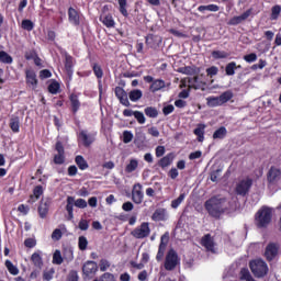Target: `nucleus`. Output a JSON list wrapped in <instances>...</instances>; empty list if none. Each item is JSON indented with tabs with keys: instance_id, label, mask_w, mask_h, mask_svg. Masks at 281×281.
Here are the masks:
<instances>
[{
	"instance_id": "29",
	"label": "nucleus",
	"mask_w": 281,
	"mask_h": 281,
	"mask_svg": "<svg viewBox=\"0 0 281 281\" xmlns=\"http://www.w3.org/2000/svg\"><path fill=\"white\" fill-rule=\"evenodd\" d=\"M139 168V161L137 159H131L130 162L125 167V172L131 175V172H135Z\"/></svg>"
},
{
	"instance_id": "46",
	"label": "nucleus",
	"mask_w": 281,
	"mask_h": 281,
	"mask_svg": "<svg viewBox=\"0 0 281 281\" xmlns=\"http://www.w3.org/2000/svg\"><path fill=\"white\" fill-rule=\"evenodd\" d=\"M236 69H237L236 63L235 61L229 63L225 68L226 76H234V74H236Z\"/></svg>"
},
{
	"instance_id": "26",
	"label": "nucleus",
	"mask_w": 281,
	"mask_h": 281,
	"mask_svg": "<svg viewBox=\"0 0 281 281\" xmlns=\"http://www.w3.org/2000/svg\"><path fill=\"white\" fill-rule=\"evenodd\" d=\"M193 133L196 135L198 142H203L205 139V124H199Z\"/></svg>"
},
{
	"instance_id": "2",
	"label": "nucleus",
	"mask_w": 281,
	"mask_h": 281,
	"mask_svg": "<svg viewBox=\"0 0 281 281\" xmlns=\"http://www.w3.org/2000/svg\"><path fill=\"white\" fill-rule=\"evenodd\" d=\"M249 268L255 278H265L269 273V266L262 259H254L249 262Z\"/></svg>"
},
{
	"instance_id": "52",
	"label": "nucleus",
	"mask_w": 281,
	"mask_h": 281,
	"mask_svg": "<svg viewBox=\"0 0 281 281\" xmlns=\"http://www.w3.org/2000/svg\"><path fill=\"white\" fill-rule=\"evenodd\" d=\"M22 29L26 30L27 32H32L34 30V23L31 20H23Z\"/></svg>"
},
{
	"instance_id": "3",
	"label": "nucleus",
	"mask_w": 281,
	"mask_h": 281,
	"mask_svg": "<svg viewBox=\"0 0 281 281\" xmlns=\"http://www.w3.org/2000/svg\"><path fill=\"white\" fill-rule=\"evenodd\" d=\"M272 216L273 213L271 212V209L267 206L261 207L256 214L257 227H267L269 223H271Z\"/></svg>"
},
{
	"instance_id": "60",
	"label": "nucleus",
	"mask_w": 281,
	"mask_h": 281,
	"mask_svg": "<svg viewBox=\"0 0 281 281\" xmlns=\"http://www.w3.org/2000/svg\"><path fill=\"white\" fill-rule=\"evenodd\" d=\"M243 18L240 15L234 16L228 21V25H240L243 23Z\"/></svg>"
},
{
	"instance_id": "15",
	"label": "nucleus",
	"mask_w": 281,
	"mask_h": 281,
	"mask_svg": "<svg viewBox=\"0 0 281 281\" xmlns=\"http://www.w3.org/2000/svg\"><path fill=\"white\" fill-rule=\"evenodd\" d=\"M268 181L269 183H278L281 179V169L278 167H271L268 171Z\"/></svg>"
},
{
	"instance_id": "58",
	"label": "nucleus",
	"mask_w": 281,
	"mask_h": 281,
	"mask_svg": "<svg viewBox=\"0 0 281 281\" xmlns=\"http://www.w3.org/2000/svg\"><path fill=\"white\" fill-rule=\"evenodd\" d=\"M94 281H115V277L112 273L105 272L100 280L94 279Z\"/></svg>"
},
{
	"instance_id": "43",
	"label": "nucleus",
	"mask_w": 281,
	"mask_h": 281,
	"mask_svg": "<svg viewBox=\"0 0 281 281\" xmlns=\"http://www.w3.org/2000/svg\"><path fill=\"white\" fill-rule=\"evenodd\" d=\"M240 278H241V280H245V281H252L254 280V277L251 276V272H249V269H247V268H243L240 270Z\"/></svg>"
},
{
	"instance_id": "62",
	"label": "nucleus",
	"mask_w": 281,
	"mask_h": 281,
	"mask_svg": "<svg viewBox=\"0 0 281 281\" xmlns=\"http://www.w3.org/2000/svg\"><path fill=\"white\" fill-rule=\"evenodd\" d=\"M33 194L35 196V201H38V199H41V196L43 195V187L42 186L35 187Z\"/></svg>"
},
{
	"instance_id": "53",
	"label": "nucleus",
	"mask_w": 281,
	"mask_h": 281,
	"mask_svg": "<svg viewBox=\"0 0 281 281\" xmlns=\"http://www.w3.org/2000/svg\"><path fill=\"white\" fill-rule=\"evenodd\" d=\"M133 142V133L131 131L123 132V143L131 144Z\"/></svg>"
},
{
	"instance_id": "64",
	"label": "nucleus",
	"mask_w": 281,
	"mask_h": 281,
	"mask_svg": "<svg viewBox=\"0 0 281 281\" xmlns=\"http://www.w3.org/2000/svg\"><path fill=\"white\" fill-rule=\"evenodd\" d=\"M52 238H53V240H60V238H63V232L60 231V228H56L53 232Z\"/></svg>"
},
{
	"instance_id": "13",
	"label": "nucleus",
	"mask_w": 281,
	"mask_h": 281,
	"mask_svg": "<svg viewBox=\"0 0 281 281\" xmlns=\"http://www.w3.org/2000/svg\"><path fill=\"white\" fill-rule=\"evenodd\" d=\"M115 95L117 100H120L121 104H123V106H131V101H128V94H126V91L123 90L122 87L115 88Z\"/></svg>"
},
{
	"instance_id": "34",
	"label": "nucleus",
	"mask_w": 281,
	"mask_h": 281,
	"mask_svg": "<svg viewBox=\"0 0 281 281\" xmlns=\"http://www.w3.org/2000/svg\"><path fill=\"white\" fill-rule=\"evenodd\" d=\"M10 128H11V131H13V133H19V131L21 128V122L18 116L12 117L10 120Z\"/></svg>"
},
{
	"instance_id": "9",
	"label": "nucleus",
	"mask_w": 281,
	"mask_h": 281,
	"mask_svg": "<svg viewBox=\"0 0 281 281\" xmlns=\"http://www.w3.org/2000/svg\"><path fill=\"white\" fill-rule=\"evenodd\" d=\"M82 272L88 280L93 278L98 272V263L95 261H87L82 267Z\"/></svg>"
},
{
	"instance_id": "17",
	"label": "nucleus",
	"mask_w": 281,
	"mask_h": 281,
	"mask_svg": "<svg viewBox=\"0 0 281 281\" xmlns=\"http://www.w3.org/2000/svg\"><path fill=\"white\" fill-rule=\"evenodd\" d=\"M64 56H65V69L69 78H71V76H74V57H71V55H68L67 52H64Z\"/></svg>"
},
{
	"instance_id": "21",
	"label": "nucleus",
	"mask_w": 281,
	"mask_h": 281,
	"mask_svg": "<svg viewBox=\"0 0 281 281\" xmlns=\"http://www.w3.org/2000/svg\"><path fill=\"white\" fill-rule=\"evenodd\" d=\"M74 205H76L75 198L68 196L67 205H66V212L68 213V221H74Z\"/></svg>"
},
{
	"instance_id": "10",
	"label": "nucleus",
	"mask_w": 281,
	"mask_h": 281,
	"mask_svg": "<svg viewBox=\"0 0 281 281\" xmlns=\"http://www.w3.org/2000/svg\"><path fill=\"white\" fill-rule=\"evenodd\" d=\"M55 150L57 154L54 156V164L61 166V164H65V147L63 146V143L57 142L55 145Z\"/></svg>"
},
{
	"instance_id": "20",
	"label": "nucleus",
	"mask_w": 281,
	"mask_h": 281,
	"mask_svg": "<svg viewBox=\"0 0 281 281\" xmlns=\"http://www.w3.org/2000/svg\"><path fill=\"white\" fill-rule=\"evenodd\" d=\"M265 256H266L267 260H269V261L273 260V258H276V256H278V245L269 244L266 247Z\"/></svg>"
},
{
	"instance_id": "18",
	"label": "nucleus",
	"mask_w": 281,
	"mask_h": 281,
	"mask_svg": "<svg viewBox=\"0 0 281 281\" xmlns=\"http://www.w3.org/2000/svg\"><path fill=\"white\" fill-rule=\"evenodd\" d=\"M146 45L151 49H155V47H159V45H161V37H159V35L149 34L146 36Z\"/></svg>"
},
{
	"instance_id": "45",
	"label": "nucleus",
	"mask_w": 281,
	"mask_h": 281,
	"mask_svg": "<svg viewBox=\"0 0 281 281\" xmlns=\"http://www.w3.org/2000/svg\"><path fill=\"white\" fill-rule=\"evenodd\" d=\"M145 115H147V117H157V115H159V112L157 111V108L154 106H148L145 109Z\"/></svg>"
},
{
	"instance_id": "7",
	"label": "nucleus",
	"mask_w": 281,
	"mask_h": 281,
	"mask_svg": "<svg viewBox=\"0 0 281 281\" xmlns=\"http://www.w3.org/2000/svg\"><path fill=\"white\" fill-rule=\"evenodd\" d=\"M93 142H95V135H93L92 133H88L87 130H81L78 133L79 145L85 146L86 148H89V146H91Z\"/></svg>"
},
{
	"instance_id": "5",
	"label": "nucleus",
	"mask_w": 281,
	"mask_h": 281,
	"mask_svg": "<svg viewBox=\"0 0 281 281\" xmlns=\"http://www.w3.org/2000/svg\"><path fill=\"white\" fill-rule=\"evenodd\" d=\"M177 265H179V255L175 249H170L165 259V269L166 271H173V269H177Z\"/></svg>"
},
{
	"instance_id": "57",
	"label": "nucleus",
	"mask_w": 281,
	"mask_h": 281,
	"mask_svg": "<svg viewBox=\"0 0 281 281\" xmlns=\"http://www.w3.org/2000/svg\"><path fill=\"white\" fill-rule=\"evenodd\" d=\"M88 203L85 199H77L75 200V207H79V210H85L87 207Z\"/></svg>"
},
{
	"instance_id": "4",
	"label": "nucleus",
	"mask_w": 281,
	"mask_h": 281,
	"mask_svg": "<svg viewBox=\"0 0 281 281\" xmlns=\"http://www.w3.org/2000/svg\"><path fill=\"white\" fill-rule=\"evenodd\" d=\"M252 186L254 179L249 177L244 178L236 183L235 192L239 196H246V194H249V190H251Z\"/></svg>"
},
{
	"instance_id": "55",
	"label": "nucleus",
	"mask_w": 281,
	"mask_h": 281,
	"mask_svg": "<svg viewBox=\"0 0 281 281\" xmlns=\"http://www.w3.org/2000/svg\"><path fill=\"white\" fill-rule=\"evenodd\" d=\"M99 267H100V271H108V269L111 267V262L106 259H101Z\"/></svg>"
},
{
	"instance_id": "51",
	"label": "nucleus",
	"mask_w": 281,
	"mask_h": 281,
	"mask_svg": "<svg viewBox=\"0 0 281 281\" xmlns=\"http://www.w3.org/2000/svg\"><path fill=\"white\" fill-rule=\"evenodd\" d=\"M280 12H281V7L280 5L272 7V10H271L272 21H278V16H280Z\"/></svg>"
},
{
	"instance_id": "61",
	"label": "nucleus",
	"mask_w": 281,
	"mask_h": 281,
	"mask_svg": "<svg viewBox=\"0 0 281 281\" xmlns=\"http://www.w3.org/2000/svg\"><path fill=\"white\" fill-rule=\"evenodd\" d=\"M244 60L246 63H256V60H258V55H256V53L248 54L244 56Z\"/></svg>"
},
{
	"instance_id": "25",
	"label": "nucleus",
	"mask_w": 281,
	"mask_h": 281,
	"mask_svg": "<svg viewBox=\"0 0 281 281\" xmlns=\"http://www.w3.org/2000/svg\"><path fill=\"white\" fill-rule=\"evenodd\" d=\"M173 159L175 155L168 154L159 160L158 166H160V168H168V166L172 164Z\"/></svg>"
},
{
	"instance_id": "33",
	"label": "nucleus",
	"mask_w": 281,
	"mask_h": 281,
	"mask_svg": "<svg viewBox=\"0 0 281 281\" xmlns=\"http://www.w3.org/2000/svg\"><path fill=\"white\" fill-rule=\"evenodd\" d=\"M49 212V204L47 202H42L38 206V214L41 218H45Z\"/></svg>"
},
{
	"instance_id": "41",
	"label": "nucleus",
	"mask_w": 281,
	"mask_h": 281,
	"mask_svg": "<svg viewBox=\"0 0 281 281\" xmlns=\"http://www.w3.org/2000/svg\"><path fill=\"white\" fill-rule=\"evenodd\" d=\"M183 201H186V193H181L176 200H173L171 202V207L173 210H177V207H179V205H181Z\"/></svg>"
},
{
	"instance_id": "48",
	"label": "nucleus",
	"mask_w": 281,
	"mask_h": 281,
	"mask_svg": "<svg viewBox=\"0 0 281 281\" xmlns=\"http://www.w3.org/2000/svg\"><path fill=\"white\" fill-rule=\"evenodd\" d=\"M48 91H49V93H53V95H56V93H58V91H60V85L57 81H53L48 86Z\"/></svg>"
},
{
	"instance_id": "40",
	"label": "nucleus",
	"mask_w": 281,
	"mask_h": 281,
	"mask_svg": "<svg viewBox=\"0 0 281 281\" xmlns=\"http://www.w3.org/2000/svg\"><path fill=\"white\" fill-rule=\"evenodd\" d=\"M89 246V240L85 236H80L78 238V247L80 251H86L87 247Z\"/></svg>"
},
{
	"instance_id": "16",
	"label": "nucleus",
	"mask_w": 281,
	"mask_h": 281,
	"mask_svg": "<svg viewBox=\"0 0 281 281\" xmlns=\"http://www.w3.org/2000/svg\"><path fill=\"white\" fill-rule=\"evenodd\" d=\"M202 245L206 250L211 251V254H216V246L214 244V239L210 234L205 235L202 238Z\"/></svg>"
},
{
	"instance_id": "32",
	"label": "nucleus",
	"mask_w": 281,
	"mask_h": 281,
	"mask_svg": "<svg viewBox=\"0 0 281 281\" xmlns=\"http://www.w3.org/2000/svg\"><path fill=\"white\" fill-rule=\"evenodd\" d=\"M70 104H71L72 113H78L80 109V101L78 100V95L76 94L70 95Z\"/></svg>"
},
{
	"instance_id": "35",
	"label": "nucleus",
	"mask_w": 281,
	"mask_h": 281,
	"mask_svg": "<svg viewBox=\"0 0 281 281\" xmlns=\"http://www.w3.org/2000/svg\"><path fill=\"white\" fill-rule=\"evenodd\" d=\"M226 135H227V128L222 126L214 132L213 139H225Z\"/></svg>"
},
{
	"instance_id": "31",
	"label": "nucleus",
	"mask_w": 281,
	"mask_h": 281,
	"mask_svg": "<svg viewBox=\"0 0 281 281\" xmlns=\"http://www.w3.org/2000/svg\"><path fill=\"white\" fill-rule=\"evenodd\" d=\"M151 218L156 222L166 221V210L165 209H157L154 212V214L151 215Z\"/></svg>"
},
{
	"instance_id": "23",
	"label": "nucleus",
	"mask_w": 281,
	"mask_h": 281,
	"mask_svg": "<svg viewBox=\"0 0 281 281\" xmlns=\"http://www.w3.org/2000/svg\"><path fill=\"white\" fill-rule=\"evenodd\" d=\"M100 21L105 27H115V20H113V15L111 14L101 15Z\"/></svg>"
},
{
	"instance_id": "19",
	"label": "nucleus",
	"mask_w": 281,
	"mask_h": 281,
	"mask_svg": "<svg viewBox=\"0 0 281 281\" xmlns=\"http://www.w3.org/2000/svg\"><path fill=\"white\" fill-rule=\"evenodd\" d=\"M68 20H69V23H71V25H80V13H78L76 11V9L74 8H69L68 9Z\"/></svg>"
},
{
	"instance_id": "50",
	"label": "nucleus",
	"mask_w": 281,
	"mask_h": 281,
	"mask_svg": "<svg viewBox=\"0 0 281 281\" xmlns=\"http://www.w3.org/2000/svg\"><path fill=\"white\" fill-rule=\"evenodd\" d=\"M134 117L137 120L138 124H146V116L140 111H134Z\"/></svg>"
},
{
	"instance_id": "24",
	"label": "nucleus",
	"mask_w": 281,
	"mask_h": 281,
	"mask_svg": "<svg viewBox=\"0 0 281 281\" xmlns=\"http://www.w3.org/2000/svg\"><path fill=\"white\" fill-rule=\"evenodd\" d=\"M31 261L37 269H43V257L41 256V252H34L31 256Z\"/></svg>"
},
{
	"instance_id": "14",
	"label": "nucleus",
	"mask_w": 281,
	"mask_h": 281,
	"mask_svg": "<svg viewBox=\"0 0 281 281\" xmlns=\"http://www.w3.org/2000/svg\"><path fill=\"white\" fill-rule=\"evenodd\" d=\"M168 240H169L168 234H165L161 236L160 245H159L158 252L156 256V260L159 261V260L164 259V254L166 252V247H168Z\"/></svg>"
},
{
	"instance_id": "56",
	"label": "nucleus",
	"mask_w": 281,
	"mask_h": 281,
	"mask_svg": "<svg viewBox=\"0 0 281 281\" xmlns=\"http://www.w3.org/2000/svg\"><path fill=\"white\" fill-rule=\"evenodd\" d=\"M217 75H218V67L212 66L206 69V76H209L210 78H214V76H217Z\"/></svg>"
},
{
	"instance_id": "42",
	"label": "nucleus",
	"mask_w": 281,
	"mask_h": 281,
	"mask_svg": "<svg viewBox=\"0 0 281 281\" xmlns=\"http://www.w3.org/2000/svg\"><path fill=\"white\" fill-rule=\"evenodd\" d=\"M212 56H213V58H215V60H220L221 58H228L229 53L224 52V50H213Z\"/></svg>"
},
{
	"instance_id": "1",
	"label": "nucleus",
	"mask_w": 281,
	"mask_h": 281,
	"mask_svg": "<svg viewBox=\"0 0 281 281\" xmlns=\"http://www.w3.org/2000/svg\"><path fill=\"white\" fill-rule=\"evenodd\" d=\"M204 207L212 218H221L234 210V202L223 194H216L205 201Z\"/></svg>"
},
{
	"instance_id": "36",
	"label": "nucleus",
	"mask_w": 281,
	"mask_h": 281,
	"mask_svg": "<svg viewBox=\"0 0 281 281\" xmlns=\"http://www.w3.org/2000/svg\"><path fill=\"white\" fill-rule=\"evenodd\" d=\"M75 161L80 170H87L89 168V164H87V160L82 156H77Z\"/></svg>"
},
{
	"instance_id": "8",
	"label": "nucleus",
	"mask_w": 281,
	"mask_h": 281,
	"mask_svg": "<svg viewBox=\"0 0 281 281\" xmlns=\"http://www.w3.org/2000/svg\"><path fill=\"white\" fill-rule=\"evenodd\" d=\"M144 187L142 183L137 182L133 186L132 189V201L136 203V205H142L144 202Z\"/></svg>"
},
{
	"instance_id": "6",
	"label": "nucleus",
	"mask_w": 281,
	"mask_h": 281,
	"mask_svg": "<svg viewBox=\"0 0 281 281\" xmlns=\"http://www.w3.org/2000/svg\"><path fill=\"white\" fill-rule=\"evenodd\" d=\"M132 236L138 239L148 238V236H150V224L148 222H143L132 232Z\"/></svg>"
},
{
	"instance_id": "37",
	"label": "nucleus",
	"mask_w": 281,
	"mask_h": 281,
	"mask_svg": "<svg viewBox=\"0 0 281 281\" xmlns=\"http://www.w3.org/2000/svg\"><path fill=\"white\" fill-rule=\"evenodd\" d=\"M4 265L11 276H19V268L12 261L5 260Z\"/></svg>"
},
{
	"instance_id": "44",
	"label": "nucleus",
	"mask_w": 281,
	"mask_h": 281,
	"mask_svg": "<svg viewBox=\"0 0 281 281\" xmlns=\"http://www.w3.org/2000/svg\"><path fill=\"white\" fill-rule=\"evenodd\" d=\"M119 3V10L121 14L124 16H128V10H126L127 1L126 0H117Z\"/></svg>"
},
{
	"instance_id": "49",
	"label": "nucleus",
	"mask_w": 281,
	"mask_h": 281,
	"mask_svg": "<svg viewBox=\"0 0 281 281\" xmlns=\"http://www.w3.org/2000/svg\"><path fill=\"white\" fill-rule=\"evenodd\" d=\"M53 265H63V255L60 250H55L53 255Z\"/></svg>"
},
{
	"instance_id": "38",
	"label": "nucleus",
	"mask_w": 281,
	"mask_h": 281,
	"mask_svg": "<svg viewBox=\"0 0 281 281\" xmlns=\"http://www.w3.org/2000/svg\"><path fill=\"white\" fill-rule=\"evenodd\" d=\"M0 63H3L4 65H12V56H10L5 50H1Z\"/></svg>"
},
{
	"instance_id": "28",
	"label": "nucleus",
	"mask_w": 281,
	"mask_h": 281,
	"mask_svg": "<svg viewBox=\"0 0 281 281\" xmlns=\"http://www.w3.org/2000/svg\"><path fill=\"white\" fill-rule=\"evenodd\" d=\"M206 104L211 108L223 106L221 97H209L206 98Z\"/></svg>"
},
{
	"instance_id": "30",
	"label": "nucleus",
	"mask_w": 281,
	"mask_h": 281,
	"mask_svg": "<svg viewBox=\"0 0 281 281\" xmlns=\"http://www.w3.org/2000/svg\"><path fill=\"white\" fill-rule=\"evenodd\" d=\"M218 10H221V7H218V4H207V5H200L198 8L199 12H218Z\"/></svg>"
},
{
	"instance_id": "63",
	"label": "nucleus",
	"mask_w": 281,
	"mask_h": 281,
	"mask_svg": "<svg viewBox=\"0 0 281 281\" xmlns=\"http://www.w3.org/2000/svg\"><path fill=\"white\" fill-rule=\"evenodd\" d=\"M78 280H79L78 271L71 270V271L68 273L67 281H78Z\"/></svg>"
},
{
	"instance_id": "12",
	"label": "nucleus",
	"mask_w": 281,
	"mask_h": 281,
	"mask_svg": "<svg viewBox=\"0 0 281 281\" xmlns=\"http://www.w3.org/2000/svg\"><path fill=\"white\" fill-rule=\"evenodd\" d=\"M26 85L32 89H36L38 86V79L36 78V72L33 69L25 70Z\"/></svg>"
},
{
	"instance_id": "47",
	"label": "nucleus",
	"mask_w": 281,
	"mask_h": 281,
	"mask_svg": "<svg viewBox=\"0 0 281 281\" xmlns=\"http://www.w3.org/2000/svg\"><path fill=\"white\" fill-rule=\"evenodd\" d=\"M54 273H56V270H54V268L45 270L43 272V280H45V281L54 280Z\"/></svg>"
},
{
	"instance_id": "39",
	"label": "nucleus",
	"mask_w": 281,
	"mask_h": 281,
	"mask_svg": "<svg viewBox=\"0 0 281 281\" xmlns=\"http://www.w3.org/2000/svg\"><path fill=\"white\" fill-rule=\"evenodd\" d=\"M232 98H234V92H232L231 90H227L220 95L222 104H226V102H229Z\"/></svg>"
},
{
	"instance_id": "11",
	"label": "nucleus",
	"mask_w": 281,
	"mask_h": 281,
	"mask_svg": "<svg viewBox=\"0 0 281 281\" xmlns=\"http://www.w3.org/2000/svg\"><path fill=\"white\" fill-rule=\"evenodd\" d=\"M189 85L193 89H201V91H205V87H207V83L203 80V75L190 78Z\"/></svg>"
},
{
	"instance_id": "22",
	"label": "nucleus",
	"mask_w": 281,
	"mask_h": 281,
	"mask_svg": "<svg viewBox=\"0 0 281 281\" xmlns=\"http://www.w3.org/2000/svg\"><path fill=\"white\" fill-rule=\"evenodd\" d=\"M165 87H166V81L161 79H156L153 81L149 89L151 93H157V91H161V89H164Z\"/></svg>"
},
{
	"instance_id": "27",
	"label": "nucleus",
	"mask_w": 281,
	"mask_h": 281,
	"mask_svg": "<svg viewBox=\"0 0 281 281\" xmlns=\"http://www.w3.org/2000/svg\"><path fill=\"white\" fill-rule=\"evenodd\" d=\"M143 95H144V92H142V90L139 89H134L128 93V98L131 102H138V100H142Z\"/></svg>"
},
{
	"instance_id": "59",
	"label": "nucleus",
	"mask_w": 281,
	"mask_h": 281,
	"mask_svg": "<svg viewBox=\"0 0 281 281\" xmlns=\"http://www.w3.org/2000/svg\"><path fill=\"white\" fill-rule=\"evenodd\" d=\"M222 172H223L222 169H216L215 171L211 172V181H213V183H216Z\"/></svg>"
},
{
	"instance_id": "54",
	"label": "nucleus",
	"mask_w": 281,
	"mask_h": 281,
	"mask_svg": "<svg viewBox=\"0 0 281 281\" xmlns=\"http://www.w3.org/2000/svg\"><path fill=\"white\" fill-rule=\"evenodd\" d=\"M93 71H94V76L97 78H102L104 76V72L102 71V67H100V65L98 64H93V67H92Z\"/></svg>"
}]
</instances>
